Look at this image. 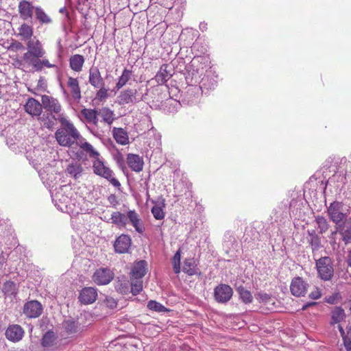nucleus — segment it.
<instances>
[{
    "mask_svg": "<svg viewBox=\"0 0 351 351\" xmlns=\"http://www.w3.org/2000/svg\"><path fill=\"white\" fill-rule=\"evenodd\" d=\"M333 163H337V162L335 160V158L328 157L324 162V167L326 169H330Z\"/></svg>",
    "mask_w": 351,
    "mask_h": 351,
    "instance_id": "obj_55",
    "label": "nucleus"
},
{
    "mask_svg": "<svg viewBox=\"0 0 351 351\" xmlns=\"http://www.w3.org/2000/svg\"><path fill=\"white\" fill-rule=\"evenodd\" d=\"M85 58L82 55L75 54L69 58V66L71 70L75 72H80L82 70Z\"/></svg>",
    "mask_w": 351,
    "mask_h": 351,
    "instance_id": "obj_27",
    "label": "nucleus"
},
{
    "mask_svg": "<svg viewBox=\"0 0 351 351\" xmlns=\"http://www.w3.org/2000/svg\"><path fill=\"white\" fill-rule=\"evenodd\" d=\"M217 81L211 76L206 75L200 81V85L198 86L201 87L202 93L203 90H213L217 86Z\"/></svg>",
    "mask_w": 351,
    "mask_h": 351,
    "instance_id": "obj_32",
    "label": "nucleus"
},
{
    "mask_svg": "<svg viewBox=\"0 0 351 351\" xmlns=\"http://www.w3.org/2000/svg\"><path fill=\"white\" fill-rule=\"evenodd\" d=\"M41 102L43 108L47 112L48 114H54L56 115H61L62 106L59 101L51 96L44 95L41 97Z\"/></svg>",
    "mask_w": 351,
    "mask_h": 351,
    "instance_id": "obj_8",
    "label": "nucleus"
},
{
    "mask_svg": "<svg viewBox=\"0 0 351 351\" xmlns=\"http://www.w3.org/2000/svg\"><path fill=\"white\" fill-rule=\"evenodd\" d=\"M317 304V302H306V304H304L302 308V311H305L306 310L308 307L310 306H314Z\"/></svg>",
    "mask_w": 351,
    "mask_h": 351,
    "instance_id": "obj_62",
    "label": "nucleus"
},
{
    "mask_svg": "<svg viewBox=\"0 0 351 351\" xmlns=\"http://www.w3.org/2000/svg\"><path fill=\"white\" fill-rule=\"evenodd\" d=\"M337 232L346 245L351 243V217L337 226Z\"/></svg>",
    "mask_w": 351,
    "mask_h": 351,
    "instance_id": "obj_17",
    "label": "nucleus"
},
{
    "mask_svg": "<svg viewBox=\"0 0 351 351\" xmlns=\"http://www.w3.org/2000/svg\"><path fill=\"white\" fill-rule=\"evenodd\" d=\"M58 120L61 127L55 132V138L60 146L71 148L82 136L74 125L64 117Z\"/></svg>",
    "mask_w": 351,
    "mask_h": 351,
    "instance_id": "obj_1",
    "label": "nucleus"
},
{
    "mask_svg": "<svg viewBox=\"0 0 351 351\" xmlns=\"http://www.w3.org/2000/svg\"><path fill=\"white\" fill-rule=\"evenodd\" d=\"M169 65L163 64L155 75V80L158 84H165L171 77L172 73L168 70Z\"/></svg>",
    "mask_w": 351,
    "mask_h": 351,
    "instance_id": "obj_25",
    "label": "nucleus"
},
{
    "mask_svg": "<svg viewBox=\"0 0 351 351\" xmlns=\"http://www.w3.org/2000/svg\"><path fill=\"white\" fill-rule=\"evenodd\" d=\"M346 318L344 310L341 306H336L331 312V324L342 322Z\"/></svg>",
    "mask_w": 351,
    "mask_h": 351,
    "instance_id": "obj_35",
    "label": "nucleus"
},
{
    "mask_svg": "<svg viewBox=\"0 0 351 351\" xmlns=\"http://www.w3.org/2000/svg\"><path fill=\"white\" fill-rule=\"evenodd\" d=\"M25 110L29 114L33 117H38L42 113L43 105L36 99L29 98L25 105Z\"/></svg>",
    "mask_w": 351,
    "mask_h": 351,
    "instance_id": "obj_18",
    "label": "nucleus"
},
{
    "mask_svg": "<svg viewBox=\"0 0 351 351\" xmlns=\"http://www.w3.org/2000/svg\"><path fill=\"white\" fill-rule=\"evenodd\" d=\"M82 114L84 117L86 121L89 123H92L94 125H97L98 123V111L94 109H83L82 110Z\"/></svg>",
    "mask_w": 351,
    "mask_h": 351,
    "instance_id": "obj_39",
    "label": "nucleus"
},
{
    "mask_svg": "<svg viewBox=\"0 0 351 351\" xmlns=\"http://www.w3.org/2000/svg\"><path fill=\"white\" fill-rule=\"evenodd\" d=\"M110 220L112 223L119 227H125L128 223L125 215L118 211L112 213Z\"/></svg>",
    "mask_w": 351,
    "mask_h": 351,
    "instance_id": "obj_36",
    "label": "nucleus"
},
{
    "mask_svg": "<svg viewBox=\"0 0 351 351\" xmlns=\"http://www.w3.org/2000/svg\"><path fill=\"white\" fill-rule=\"evenodd\" d=\"M308 283L301 277L293 278L290 285V291L292 295L296 297L304 295L307 291Z\"/></svg>",
    "mask_w": 351,
    "mask_h": 351,
    "instance_id": "obj_12",
    "label": "nucleus"
},
{
    "mask_svg": "<svg viewBox=\"0 0 351 351\" xmlns=\"http://www.w3.org/2000/svg\"><path fill=\"white\" fill-rule=\"evenodd\" d=\"M318 277L324 281L330 280L334 276L333 262L329 256H322L315 261Z\"/></svg>",
    "mask_w": 351,
    "mask_h": 351,
    "instance_id": "obj_4",
    "label": "nucleus"
},
{
    "mask_svg": "<svg viewBox=\"0 0 351 351\" xmlns=\"http://www.w3.org/2000/svg\"><path fill=\"white\" fill-rule=\"evenodd\" d=\"M112 135L118 144L125 145L129 143L128 132L122 128H114Z\"/></svg>",
    "mask_w": 351,
    "mask_h": 351,
    "instance_id": "obj_26",
    "label": "nucleus"
},
{
    "mask_svg": "<svg viewBox=\"0 0 351 351\" xmlns=\"http://www.w3.org/2000/svg\"><path fill=\"white\" fill-rule=\"evenodd\" d=\"M343 345L346 351H351V339L348 337H344Z\"/></svg>",
    "mask_w": 351,
    "mask_h": 351,
    "instance_id": "obj_58",
    "label": "nucleus"
},
{
    "mask_svg": "<svg viewBox=\"0 0 351 351\" xmlns=\"http://www.w3.org/2000/svg\"><path fill=\"white\" fill-rule=\"evenodd\" d=\"M182 271L189 276L201 275L195 260L193 258H186L184 261Z\"/></svg>",
    "mask_w": 351,
    "mask_h": 351,
    "instance_id": "obj_24",
    "label": "nucleus"
},
{
    "mask_svg": "<svg viewBox=\"0 0 351 351\" xmlns=\"http://www.w3.org/2000/svg\"><path fill=\"white\" fill-rule=\"evenodd\" d=\"M115 160H116L117 162L119 164V165L120 167L123 166V165H124V160H123V156L121 154H119L115 157Z\"/></svg>",
    "mask_w": 351,
    "mask_h": 351,
    "instance_id": "obj_60",
    "label": "nucleus"
},
{
    "mask_svg": "<svg viewBox=\"0 0 351 351\" xmlns=\"http://www.w3.org/2000/svg\"><path fill=\"white\" fill-rule=\"evenodd\" d=\"M106 303L107 306L108 307H110V308H114L117 306L116 300L111 297H108V298H106Z\"/></svg>",
    "mask_w": 351,
    "mask_h": 351,
    "instance_id": "obj_56",
    "label": "nucleus"
},
{
    "mask_svg": "<svg viewBox=\"0 0 351 351\" xmlns=\"http://www.w3.org/2000/svg\"><path fill=\"white\" fill-rule=\"evenodd\" d=\"M97 298V290L94 287L83 288L79 295V300L84 304H93Z\"/></svg>",
    "mask_w": 351,
    "mask_h": 351,
    "instance_id": "obj_16",
    "label": "nucleus"
},
{
    "mask_svg": "<svg viewBox=\"0 0 351 351\" xmlns=\"http://www.w3.org/2000/svg\"><path fill=\"white\" fill-rule=\"evenodd\" d=\"M98 88L99 90L96 93L95 99L100 101L106 100L108 97V89L105 88L104 86H101Z\"/></svg>",
    "mask_w": 351,
    "mask_h": 351,
    "instance_id": "obj_51",
    "label": "nucleus"
},
{
    "mask_svg": "<svg viewBox=\"0 0 351 351\" xmlns=\"http://www.w3.org/2000/svg\"><path fill=\"white\" fill-rule=\"evenodd\" d=\"M66 172L74 178L80 177L83 171V167L77 162L71 163L66 167Z\"/></svg>",
    "mask_w": 351,
    "mask_h": 351,
    "instance_id": "obj_41",
    "label": "nucleus"
},
{
    "mask_svg": "<svg viewBox=\"0 0 351 351\" xmlns=\"http://www.w3.org/2000/svg\"><path fill=\"white\" fill-rule=\"evenodd\" d=\"M346 262L348 265L351 267V250L348 252Z\"/></svg>",
    "mask_w": 351,
    "mask_h": 351,
    "instance_id": "obj_64",
    "label": "nucleus"
},
{
    "mask_svg": "<svg viewBox=\"0 0 351 351\" xmlns=\"http://www.w3.org/2000/svg\"><path fill=\"white\" fill-rule=\"evenodd\" d=\"M132 240L129 235L122 234L118 237L114 243V251L119 254H124L128 252V250L131 245Z\"/></svg>",
    "mask_w": 351,
    "mask_h": 351,
    "instance_id": "obj_15",
    "label": "nucleus"
},
{
    "mask_svg": "<svg viewBox=\"0 0 351 351\" xmlns=\"http://www.w3.org/2000/svg\"><path fill=\"white\" fill-rule=\"evenodd\" d=\"M95 160L93 164V172L96 175L102 177L108 180L114 187L120 189L121 183L119 181L112 176L113 171L107 166L104 165V162L99 159V158H95Z\"/></svg>",
    "mask_w": 351,
    "mask_h": 351,
    "instance_id": "obj_6",
    "label": "nucleus"
},
{
    "mask_svg": "<svg viewBox=\"0 0 351 351\" xmlns=\"http://www.w3.org/2000/svg\"><path fill=\"white\" fill-rule=\"evenodd\" d=\"M315 222L320 234H323L328 230L329 223L324 217L321 215L315 217Z\"/></svg>",
    "mask_w": 351,
    "mask_h": 351,
    "instance_id": "obj_45",
    "label": "nucleus"
},
{
    "mask_svg": "<svg viewBox=\"0 0 351 351\" xmlns=\"http://www.w3.org/2000/svg\"><path fill=\"white\" fill-rule=\"evenodd\" d=\"M71 152L79 161H86L88 160V157L97 158L99 156V152L82 136L71 148Z\"/></svg>",
    "mask_w": 351,
    "mask_h": 351,
    "instance_id": "obj_2",
    "label": "nucleus"
},
{
    "mask_svg": "<svg viewBox=\"0 0 351 351\" xmlns=\"http://www.w3.org/2000/svg\"><path fill=\"white\" fill-rule=\"evenodd\" d=\"M340 298V295L339 293H337L336 294L333 295H331L330 297H328L327 298V302H328L329 304H335V300L336 298Z\"/></svg>",
    "mask_w": 351,
    "mask_h": 351,
    "instance_id": "obj_59",
    "label": "nucleus"
},
{
    "mask_svg": "<svg viewBox=\"0 0 351 351\" xmlns=\"http://www.w3.org/2000/svg\"><path fill=\"white\" fill-rule=\"evenodd\" d=\"M256 298L259 302L268 303L270 302L271 298V295L267 293L260 292L256 295Z\"/></svg>",
    "mask_w": 351,
    "mask_h": 351,
    "instance_id": "obj_53",
    "label": "nucleus"
},
{
    "mask_svg": "<svg viewBox=\"0 0 351 351\" xmlns=\"http://www.w3.org/2000/svg\"><path fill=\"white\" fill-rule=\"evenodd\" d=\"M98 114L100 115L103 121L110 125L114 120V112L108 108L104 107L99 110Z\"/></svg>",
    "mask_w": 351,
    "mask_h": 351,
    "instance_id": "obj_37",
    "label": "nucleus"
},
{
    "mask_svg": "<svg viewBox=\"0 0 351 351\" xmlns=\"http://www.w3.org/2000/svg\"><path fill=\"white\" fill-rule=\"evenodd\" d=\"M43 308L37 300L27 302L23 306V313L29 318L38 317L43 313Z\"/></svg>",
    "mask_w": 351,
    "mask_h": 351,
    "instance_id": "obj_10",
    "label": "nucleus"
},
{
    "mask_svg": "<svg viewBox=\"0 0 351 351\" xmlns=\"http://www.w3.org/2000/svg\"><path fill=\"white\" fill-rule=\"evenodd\" d=\"M55 340L54 332L51 330L47 331L42 337L41 345L44 348L51 346Z\"/></svg>",
    "mask_w": 351,
    "mask_h": 351,
    "instance_id": "obj_47",
    "label": "nucleus"
},
{
    "mask_svg": "<svg viewBox=\"0 0 351 351\" xmlns=\"http://www.w3.org/2000/svg\"><path fill=\"white\" fill-rule=\"evenodd\" d=\"M27 51L26 53H30L36 56H43L45 53V51L41 43L39 40L34 38L32 40H29L27 43Z\"/></svg>",
    "mask_w": 351,
    "mask_h": 351,
    "instance_id": "obj_19",
    "label": "nucleus"
},
{
    "mask_svg": "<svg viewBox=\"0 0 351 351\" xmlns=\"http://www.w3.org/2000/svg\"><path fill=\"white\" fill-rule=\"evenodd\" d=\"M147 265L144 260L136 262L132 268L130 276L143 278L146 274Z\"/></svg>",
    "mask_w": 351,
    "mask_h": 351,
    "instance_id": "obj_28",
    "label": "nucleus"
},
{
    "mask_svg": "<svg viewBox=\"0 0 351 351\" xmlns=\"http://www.w3.org/2000/svg\"><path fill=\"white\" fill-rule=\"evenodd\" d=\"M233 290L226 284H220L214 289L215 300L219 303H226L232 297Z\"/></svg>",
    "mask_w": 351,
    "mask_h": 351,
    "instance_id": "obj_7",
    "label": "nucleus"
},
{
    "mask_svg": "<svg viewBox=\"0 0 351 351\" xmlns=\"http://www.w3.org/2000/svg\"><path fill=\"white\" fill-rule=\"evenodd\" d=\"M79 323L73 319H69L63 322V327L65 331L69 334H75L78 332Z\"/></svg>",
    "mask_w": 351,
    "mask_h": 351,
    "instance_id": "obj_38",
    "label": "nucleus"
},
{
    "mask_svg": "<svg viewBox=\"0 0 351 351\" xmlns=\"http://www.w3.org/2000/svg\"><path fill=\"white\" fill-rule=\"evenodd\" d=\"M308 242L312 247L313 250H317L320 247V238L316 234L314 230L310 232L308 230Z\"/></svg>",
    "mask_w": 351,
    "mask_h": 351,
    "instance_id": "obj_46",
    "label": "nucleus"
},
{
    "mask_svg": "<svg viewBox=\"0 0 351 351\" xmlns=\"http://www.w3.org/2000/svg\"><path fill=\"white\" fill-rule=\"evenodd\" d=\"M162 206L155 205L152 208V213L156 219L161 220L165 217V212L163 211L162 207H165V199H162Z\"/></svg>",
    "mask_w": 351,
    "mask_h": 351,
    "instance_id": "obj_48",
    "label": "nucleus"
},
{
    "mask_svg": "<svg viewBox=\"0 0 351 351\" xmlns=\"http://www.w3.org/2000/svg\"><path fill=\"white\" fill-rule=\"evenodd\" d=\"M321 296V291L318 289H316L315 291L311 292V293L309 294V298L313 300H317L320 298Z\"/></svg>",
    "mask_w": 351,
    "mask_h": 351,
    "instance_id": "obj_57",
    "label": "nucleus"
},
{
    "mask_svg": "<svg viewBox=\"0 0 351 351\" xmlns=\"http://www.w3.org/2000/svg\"><path fill=\"white\" fill-rule=\"evenodd\" d=\"M24 334L23 328L19 324L9 325L5 332L6 339L14 343L20 341Z\"/></svg>",
    "mask_w": 351,
    "mask_h": 351,
    "instance_id": "obj_14",
    "label": "nucleus"
},
{
    "mask_svg": "<svg viewBox=\"0 0 351 351\" xmlns=\"http://www.w3.org/2000/svg\"><path fill=\"white\" fill-rule=\"evenodd\" d=\"M43 66H45L47 68H55L56 67V65L54 64H51L49 62V60L46 58H43L42 60L39 59L38 66L37 67L36 71H42Z\"/></svg>",
    "mask_w": 351,
    "mask_h": 351,
    "instance_id": "obj_52",
    "label": "nucleus"
},
{
    "mask_svg": "<svg viewBox=\"0 0 351 351\" xmlns=\"http://www.w3.org/2000/svg\"><path fill=\"white\" fill-rule=\"evenodd\" d=\"M121 288H119V290L123 293H126L128 291V286L126 285L121 284Z\"/></svg>",
    "mask_w": 351,
    "mask_h": 351,
    "instance_id": "obj_63",
    "label": "nucleus"
},
{
    "mask_svg": "<svg viewBox=\"0 0 351 351\" xmlns=\"http://www.w3.org/2000/svg\"><path fill=\"white\" fill-rule=\"evenodd\" d=\"M126 218L129 220V222L133 226L137 232H143L145 229L143 221L138 214L134 210H129L127 213Z\"/></svg>",
    "mask_w": 351,
    "mask_h": 351,
    "instance_id": "obj_23",
    "label": "nucleus"
},
{
    "mask_svg": "<svg viewBox=\"0 0 351 351\" xmlns=\"http://www.w3.org/2000/svg\"><path fill=\"white\" fill-rule=\"evenodd\" d=\"M67 86L70 90L71 95L73 100L79 102L82 98L81 89L77 78L68 77Z\"/></svg>",
    "mask_w": 351,
    "mask_h": 351,
    "instance_id": "obj_20",
    "label": "nucleus"
},
{
    "mask_svg": "<svg viewBox=\"0 0 351 351\" xmlns=\"http://www.w3.org/2000/svg\"><path fill=\"white\" fill-rule=\"evenodd\" d=\"M338 329L339 330L341 336L343 338V340L344 339V337H348V334L347 333V335H346L345 330L341 325H338Z\"/></svg>",
    "mask_w": 351,
    "mask_h": 351,
    "instance_id": "obj_61",
    "label": "nucleus"
},
{
    "mask_svg": "<svg viewBox=\"0 0 351 351\" xmlns=\"http://www.w3.org/2000/svg\"><path fill=\"white\" fill-rule=\"evenodd\" d=\"M34 14L36 19L40 25H49L52 23L51 18L40 6L36 7Z\"/></svg>",
    "mask_w": 351,
    "mask_h": 351,
    "instance_id": "obj_31",
    "label": "nucleus"
},
{
    "mask_svg": "<svg viewBox=\"0 0 351 351\" xmlns=\"http://www.w3.org/2000/svg\"><path fill=\"white\" fill-rule=\"evenodd\" d=\"M146 92L143 94H140L136 89L126 88L121 91L117 97L118 104L119 105L126 104H135L145 99L147 95L148 89L146 88Z\"/></svg>",
    "mask_w": 351,
    "mask_h": 351,
    "instance_id": "obj_5",
    "label": "nucleus"
},
{
    "mask_svg": "<svg viewBox=\"0 0 351 351\" xmlns=\"http://www.w3.org/2000/svg\"><path fill=\"white\" fill-rule=\"evenodd\" d=\"M180 250H178L174 254L172 260L173 268L175 274L180 272Z\"/></svg>",
    "mask_w": 351,
    "mask_h": 351,
    "instance_id": "obj_50",
    "label": "nucleus"
},
{
    "mask_svg": "<svg viewBox=\"0 0 351 351\" xmlns=\"http://www.w3.org/2000/svg\"><path fill=\"white\" fill-rule=\"evenodd\" d=\"M237 291L239 295V298L245 304H250L253 300V297L250 291L244 288L243 286H239L237 289Z\"/></svg>",
    "mask_w": 351,
    "mask_h": 351,
    "instance_id": "obj_43",
    "label": "nucleus"
},
{
    "mask_svg": "<svg viewBox=\"0 0 351 351\" xmlns=\"http://www.w3.org/2000/svg\"><path fill=\"white\" fill-rule=\"evenodd\" d=\"M147 307L152 311L162 313L168 311V309L160 302L156 300H149L147 302Z\"/></svg>",
    "mask_w": 351,
    "mask_h": 351,
    "instance_id": "obj_49",
    "label": "nucleus"
},
{
    "mask_svg": "<svg viewBox=\"0 0 351 351\" xmlns=\"http://www.w3.org/2000/svg\"><path fill=\"white\" fill-rule=\"evenodd\" d=\"M327 214L330 220L338 226L348 219L350 211L343 202L334 201L327 207Z\"/></svg>",
    "mask_w": 351,
    "mask_h": 351,
    "instance_id": "obj_3",
    "label": "nucleus"
},
{
    "mask_svg": "<svg viewBox=\"0 0 351 351\" xmlns=\"http://www.w3.org/2000/svg\"><path fill=\"white\" fill-rule=\"evenodd\" d=\"M43 56H35L30 53H25L22 57L23 60L28 65L32 66L36 71L38 66V61L40 58Z\"/></svg>",
    "mask_w": 351,
    "mask_h": 351,
    "instance_id": "obj_44",
    "label": "nucleus"
},
{
    "mask_svg": "<svg viewBox=\"0 0 351 351\" xmlns=\"http://www.w3.org/2000/svg\"><path fill=\"white\" fill-rule=\"evenodd\" d=\"M132 71L131 69L125 68L123 70L121 75L119 77L114 88L117 90H119L121 88H122L132 79Z\"/></svg>",
    "mask_w": 351,
    "mask_h": 351,
    "instance_id": "obj_29",
    "label": "nucleus"
},
{
    "mask_svg": "<svg viewBox=\"0 0 351 351\" xmlns=\"http://www.w3.org/2000/svg\"><path fill=\"white\" fill-rule=\"evenodd\" d=\"M185 80L189 87L192 86H198L200 84V75L195 70L189 71L186 73Z\"/></svg>",
    "mask_w": 351,
    "mask_h": 351,
    "instance_id": "obj_34",
    "label": "nucleus"
},
{
    "mask_svg": "<svg viewBox=\"0 0 351 351\" xmlns=\"http://www.w3.org/2000/svg\"><path fill=\"white\" fill-rule=\"evenodd\" d=\"M127 162L129 167L134 171L140 172L143 169V160L137 154H129L127 156Z\"/></svg>",
    "mask_w": 351,
    "mask_h": 351,
    "instance_id": "obj_22",
    "label": "nucleus"
},
{
    "mask_svg": "<svg viewBox=\"0 0 351 351\" xmlns=\"http://www.w3.org/2000/svg\"><path fill=\"white\" fill-rule=\"evenodd\" d=\"M202 93L201 87L198 86H189L182 95V102L186 105L194 104L198 101Z\"/></svg>",
    "mask_w": 351,
    "mask_h": 351,
    "instance_id": "obj_11",
    "label": "nucleus"
},
{
    "mask_svg": "<svg viewBox=\"0 0 351 351\" xmlns=\"http://www.w3.org/2000/svg\"><path fill=\"white\" fill-rule=\"evenodd\" d=\"M56 114H47L46 116L44 114L41 118V121L43 123V125L45 128L48 129H52L56 125V120H58L59 118L63 117L62 115H58V117L56 118Z\"/></svg>",
    "mask_w": 351,
    "mask_h": 351,
    "instance_id": "obj_40",
    "label": "nucleus"
},
{
    "mask_svg": "<svg viewBox=\"0 0 351 351\" xmlns=\"http://www.w3.org/2000/svg\"><path fill=\"white\" fill-rule=\"evenodd\" d=\"M114 278V273L108 268L101 267L97 269L93 275V280L97 285L109 284Z\"/></svg>",
    "mask_w": 351,
    "mask_h": 351,
    "instance_id": "obj_9",
    "label": "nucleus"
},
{
    "mask_svg": "<svg viewBox=\"0 0 351 351\" xmlns=\"http://www.w3.org/2000/svg\"><path fill=\"white\" fill-rule=\"evenodd\" d=\"M18 10L20 18L23 21H28L32 19L33 14L35 13L36 7L33 5L32 2L23 0L19 3Z\"/></svg>",
    "mask_w": 351,
    "mask_h": 351,
    "instance_id": "obj_13",
    "label": "nucleus"
},
{
    "mask_svg": "<svg viewBox=\"0 0 351 351\" xmlns=\"http://www.w3.org/2000/svg\"><path fill=\"white\" fill-rule=\"evenodd\" d=\"M130 281L131 293L136 295L143 290V280L141 278L130 276Z\"/></svg>",
    "mask_w": 351,
    "mask_h": 351,
    "instance_id": "obj_42",
    "label": "nucleus"
},
{
    "mask_svg": "<svg viewBox=\"0 0 351 351\" xmlns=\"http://www.w3.org/2000/svg\"><path fill=\"white\" fill-rule=\"evenodd\" d=\"M88 82L94 88H99L105 86V82L102 78L100 71L97 67H92L89 70Z\"/></svg>",
    "mask_w": 351,
    "mask_h": 351,
    "instance_id": "obj_21",
    "label": "nucleus"
},
{
    "mask_svg": "<svg viewBox=\"0 0 351 351\" xmlns=\"http://www.w3.org/2000/svg\"><path fill=\"white\" fill-rule=\"evenodd\" d=\"M2 291L6 297H15L18 293V286L11 280H7L3 284Z\"/></svg>",
    "mask_w": 351,
    "mask_h": 351,
    "instance_id": "obj_30",
    "label": "nucleus"
},
{
    "mask_svg": "<svg viewBox=\"0 0 351 351\" xmlns=\"http://www.w3.org/2000/svg\"><path fill=\"white\" fill-rule=\"evenodd\" d=\"M19 35L22 38L23 40H32V36H33V27L27 24L23 23L18 29Z\"/></svg>",
    "mask_w": 351,
    "mask_h": 351,
    "instance_id": "obj_33",
    "label": "nucleus"
},
{
    "mask_svg": "<svg viewBox=\"0 0 351 351\" xmlns=\"http://www.w3.org/2000/svg\"><path fill=\"white\" fill-rule=\"evenodd\" d=\"M108 201L114 208H116L117 205L119 204L117 197L114 194H110L108 197Z\"/></svg>",
    "mask_w": 351,
    "mask_h": 351,
    "instance_id": "obj_54",
    "label": "nucleus"
}]
</instances>
